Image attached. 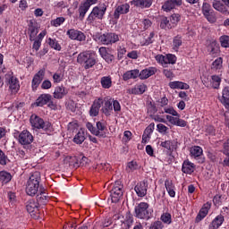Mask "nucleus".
<instances>
[{
	"mask_svg": "<svg viewBox=\"0 0 229 229\" xmlns=\"http://www.w3.org/2000/svg\"><path fill=\"white\" fill-rule=\"evenodd\" d=\"M162 228H164V225L162 224L161 221L157 220V221L153 222L150 225L148 229H162Z\"/></svg>",
	"mask_w": 229,
	"mask_h": 229,
	"instance_id": "64",
	"label": "nucleus"
},
{
	"mask_svg": "<svg viewBox=\"0 0 229 229\" xmlns=\"http://www.w3.org/2000/svg\"><path fill=\"white\" fill-rule=\"evenodd\" d=\"M158 72V69L157 67H148L140 72V80H148V78H151V76H155L157 72Z\"/></svg>",
	"mask_w": 229,
	"mask_h": 229,
	"instance_id": "24",
	"label": "nucleus"
},
{
	"mask_svg": "<svg viewBox=\"0 0 229 229\" xmlns=\"http://www.w3.org/2000/svg\"><path fill=\"white\" fill-rule=\"evenodd\" d=\"M100 84L102 89H112V77L110 75L102 77L100 79Z\"/></svg>",
	"mask_w": 229,
	"mask_h": 229,
	"instance_id": "38",
	"label": "nucleus"
},
{
	"mask_svg": "<svg viewBox=\"0 0 229 229\" xmlns=\"http://www.w3.org/2000/svg\"><path fill=\"white\" fill-rule=\"evenodd\" d=\"M93 39L102 44V46H114V44L119 42L120 36L114 32L97 33L93 35Z\"/></svg>",
	"mask_w": 229,
	"mask_h": 229,
	"instance_id": "2",
	"label": "nucleus"
},
{
	"mask_svg": "<svg viewBox=\"0 0 229 229\" xmlns=\"http://www.w3.org/2000/svg\"><path fill=\"white\" fill-rule=\"evenodd\" d=\"M151 211H149V205L148 202H140L134 208V217L142 219L143 221H149L151 219Z\"/></svg>",
	"mask_w": 229,
	"mask_h": 229,
	"instance_id": "7",
	"label": "nucleus"
},
{
	"mask_svg": "<svg viewBox=\"0 0 229 229\" xmlns=\"http://www.w3.org/2000/svg\"><path fill=\"white\" fill-rule=\"evenodd\" d=\"M40 172H34L27 182L26 192L28 196H36L40 191Z\"/></svg>",
	"mask_w": 229,
	"mask_h": 229,
	"instance_id": "4",
	"label": "nucleus"
},
{
	"mask_svg": "<svg viewBox=\"0 0 229 229\" xmlns=\"http://www.w3.org/2000/svg\"><path fill=\"white\" fill-rule=\"evenodd\" d=\"M225 223V216L223 215H217L212 222L209 224V229H217Z\"/></svg>",
	"mask_w": 229,
	"mask_h": 229,
	"instance_id": "32",
	"label": "nucleus"
},
{
	"mask_svg": "<svg viewBox=\"0 0 229 229\" xmlns=\"http://www.w3.org/2000/svg\"><path fill=\"white\" fill-rule=\"evenodd\" d=\"M89 10H90V5L89 4H82V5L80 6L79 8V19L81 21H83V19H85V15H87V12H89Z\"/></svg>",
	"mask_w": 229,
	"mask_h": 229,
	"instance_id": "40",
	"label": "nucleus"
},
{
	"mask_svg": "<svg viewBox=\"0 0 229 229\" xmlns=\"http://www.w3.org/2000/svg\"><path fill=\"white\" fill-rule=\"evenodd\" d=\"M131 4L132 6H135L136 8L145 10L148 8H151L153 4V0H132L131 1Z\"/></svg>",
	"mask_w": 229,
	"mask_h": 229,
	"instance_id": "23",
	"label": "nucleus"
},
{
	"mask_svg": "<svg viewBox=\"0 0 229 229\" xmlns=\"http://www.w3.org/2000/svg\"><path fill=\"white\" fill-rule=\"evenodd\" d=\"M161 221L165 223V225H171L173 223L172 216L170 213H163L160 217Z\"/></svg>",
	"mask_w": 229,
	"mask_h": 229,
	"instance_id": "53",
	"label": "nucleus"
},
{
	"mask_svg": "<svg viewBox=\"0 0 229 229\" xmlns=\"http://www.w3.org/2000/svg\"><path fill=\"white\" fill-rule=\"evenodd\" d=\"M77 62L84 67V69H92L96 65V53L92 51H84L77 56Z\"/></svg>",
	"mask_w": 229,
	"mask_h": 229,
	"instance_id": "3",
	"label": "nucleus"
},
{
	"mask_svg": "<svg viewBox=\"0 0 229 229\" xmlns=\"http://www.w3.org/2000/svg\"><path fill=\"white\" fill-rule=\"evenodd\" d=\"M214 10L208 3H203L202 4V13L203 15H208V13H213Z\"/></svg>",
	"mask_w": 229,
	"mask_h": 229,
	"instance_id": "52",
	"label": "nucleus"
},
{
	"mask_svg": "<svg viewBox=\"0 0 229 229\" xmlns=\"http://www.w3.org/2000/svg\"><path fill=\"white\" fill-rule=\"evenodd\" d=\"M165 187L170 198L176 197V186H174V183H173V181L166 179L165 181Z\"/></svg>",
	"mask_w": 229,
	"mask_h": 229,
	"instance_id": "33",
	"label": "nucleus"
},
{
	"mask_svg": "<svg viewBox=\"0 0 229 229\" xmlns=\"http://www.w3.org/2000/svg\"><path fill=\"white\" fill-rule=\"evenodd\" d=\"M211 207H212V203L210 202L205 203L200 208V210L199 211L195 218V223H199L203 221V219H205L207 216H208V210H210Z\"/></svg>",
	"mask_w": 229,
	"mask_h": 229,
	"instance_id": "18",
	"label": "nucleus"
},
{
	"mask_svg": "<svg viewBox=\"0 0 229 229\" xmlns=\"http://www.w3.org/2000/svg\"><path fill=\"white\" fill-rule=\"evenodd\" d=\"M225 101H229V86H225L222 90V98L220 99L221 103Z\"/></svg>",
	"mask_w": 229,
	"mask_h": 229,
	"instance_id": "54",
	"label": "nucleus"
},
{
	"mask_svg": "<svg viewBox=\"0 0 229 229\" xmlns=\"http://www.w3.org/2000/svg\"><path fill=\"white\" fill-rule=\"evenodd\" d=\"M206 135L214 137L216 135V127L214 125H208L205 129Z\"/></svg>",
	"mask_w": 229,
	"mask_h": 229,
	"instance_id": "62",
	"label": "nucleus"
},
{
	"mask_svg": "<svg viewBox=\"0 0 229 229\" xmlns=\"http://www.w3.org/2000/svg\"><path fill=\"white\" fill-rule=\"evenodd\" d=\"M65 22L64 17H57L56 19H54L50 21L51 26H54V28H58L59 26H62Z\"/></svg>",
	"mask_w": 229,
	"mask_h": 229,
	"instance_id": "51",
	"label": "nucleus"
},
{
	"mask_svg": "<svg viewBox=\"0 0 229 229\" xmlns=\"http://www.w3.org/2000/svg\"><path fill=\"white\" fill-rule=\"evenodd\" d=\"M96 126H97V131H98V135H97V137H102L103 139H105V137H106V135L103 133V131H105V129L106 128V126L105 125V123L97 122Z\"/></svg>",
	"mask_w": 229,
	"mask_h": 229,
	"instance_id": "45",
	"label": "nucleus"
},
{
	"mask_svg": "<svg viewBox=\"0 0 229 229\" xmlns=\"http://www.w3.org/2000/svg\"><path fill=\"white\" fill-rule=\"evenodd\" d=\"M137 169H139V164H137V161H131L127 164L126 170L129 171V173H133V171H137Z\"/></svg>",
	"mask_w": 229,
	"mask_h": 229,
	"instance_id": "55",
	"label": "nucleus"
},
{
	"mask_svg": "<svg viewBox=\"0 0 229 229\" xmlns=\"http://www.w3.org/2000/svg\"><path fill=\"white\" fill-rule=\"evenodd\" d=\"M30 123L33 130H42L46 133L53 131V124L51 122H45L40 116L32 114L30 118Z\"/></svg>",
	"mask_w": 229,
	"mask_h": 229,
	"instance_id": "5",
	"label": "nucleus"
},
{
	"mask_svg": "<svg viewBox=\"0 0 229 229\" xmlns=\"http://www.w3.org/2000/svg\"><path fill=\"white\" fill-rule=\"evenodd\" d=\"M33 140V134H31L28 130H23L18 135V142L24 148V149H31Z\"/></svg>",
	"mask_w": 229,
	"mask_h": 229,
	"instance_id": "9",
	"label": "nucleus"
},
{
	"mask_svg": "<svg viewBox=\"0 0 229 229\" xmlns=\"http://www.w3.org/2000/svg\"><path fill=\"white\" fill-rule=\"evenodd\" d=\"M106 8L107 6L105 4L93 7L91 13L87 18L88 24L94 26V24H96V21H103L105 13H106Z\"/></svg>",
	"mask_w": 229,
	"mask_h": 229,
	"instance_id": "6",
	"label": "nucleus"
},
{
	"mask_svg": "<svg viewBox=\"0 0 229 229\" xmlns=\"http://www.w3.org/2000/svg\"><path fill=\"white\" fill-rule=\"evenodd\" d=\"M212 71H221L223 69V57L216 58L211 64Z\"/></svg>",
	"mask_w": 229,
	"mask_h": 229,
	"instance_id": "44",
	"label": "nucleus"
},
{
	"mask_svg": "<svg viewBox=\"0 0 229 229\" xmlns=\"http://www.w3.org/2000/svg\"><path fill=\"white\" fill-rule=\"evenodd\" d=\"M196 171V165L189 159H185L182 165V173L184 174H192Z\"/></svg>",
	"mask_w": 229,
	"mask_h": 229,
	"instance_id": "25",
	"label": "nucleus"
},
{
	"mask_svg": "<svg viewBox=\"0 0 229 229\" xmlns=\"http://www.w3.org/2000/svg\"><path fill=\"white\" fill-rule=\"evenodd\" d=\"M44 78H46V70L41 69L39 70L32 78L31 81V89L33 92H36L37 89L40 87V83L44 81Z\"/></svg>",
	"mask_w": 229,
	"mask_h": 229,
	"instance_id": "13",
	"label": "nucleus"
},
{
	"mask_svg": "<svg viewBox=\"0 0 229 229\" xmlns=\"http://www.w3.org/2000/svg\"><path fill=\"white\" fill-rule=\"evenodd\" d=\"M73 142L75 144H83L85 142V131H79L73 138Z\"/></svg>",
	"mask_w": 229,
	"mask_h": 229,
	"instance_id": "43",
	"label": "nucleus"
},
{
	"mask_svg": "<svg viewBox=\"0 0 229 229\" xmlns=\"http://www.w3.org/2000/svg\"><path fill=\"white\" fill-rule=\"evenodd\" d=\"M29 37H30V42H33V40H35V38L37 37V35H38V29L37 28V26H35V24L33 23V21H30L29 22Z\"/></svg>",
	"mask_w": 229,
	"mask_h": 229,
	"instance_id": "35",
	"label": "nucleus"
},
{
	"mask_svg": "<svg viewBox=\"0 0 229 229\" xmlns=\"http://www.w3.org/2000/svg\"><path fill=\"white\" fill-rule=\"evenodd\" d=\"M213 203L216 207H220V205H223V195H215L213 198Z\"/></svg>",
	"mask_w": 229,
	"mask_h": 229,
	"instance_id": "59",
	"label": "nucleus"
},
{
	"mask_svg": "<svg viewBox=\"0 0 229 229\" xmlns=\"http://www.w3.org/2000/svg\"><path fill=\"white\" fill-rule=\"evenodd\" d=\"M191 156L198 160V164H205V157H201L203 155V148L199 146H194L190 150Z\"/></svg>",
	"mask_w": 229,
	"mask_h": 229,
	"instance_id": "16",
	"label": "nucleus"
},
{
	"mask_svg": "<svg viewBox=\"0 0 229 229\" xmlns=\"http://www.w3.org/2000/svg\"><path fill=\"white\" fill-rule=\"evenodd\" d=\"M38 202L35 199H29L26 202V209L29 214H31V216H35L38 212Z\"/></svg>",
	"mask_w": 229,
	"mask_h": 229,
	"instance_id": "27",
	"label": "nucleus"
},
{
	"mask_svg": "<svg viewBox=\"0 0 229 229\" xmlns=\"http://www.w3.org/2000/svg\"><path fill=\"white\" fill-rule=\"evenodd\" d=\"M53 81L54 83L57 84V83H62V81H64L65 76L64 74V72H55L53 76Z\"/></svg>",
	"mask_w": 229,
	"mask_h": 229,
	"instance_id": "46",
	"label": "nucleus"
},
{
	"mask_svg": "<svg viewBox=\"0 0 229 229\" xmlns=\"http://www.w3.org/2000/svg\"><path fill=\"white\" fill-rule=\"evenodd\" d=\"M153 131H155V123H151L144 131L143 134L148 135L151 137L153 134Z\"/></svg>",
	"mask_w": 229,
	"mask_h": 229,
	"instance_id": "60",
	"label": "nucleus"
},
{
	"mask_svg": "<svg viewBox=\"0 0 229 229\" xmlns=\"http://www.w3.org/2000/svg\"><path fill=\"white\" fill-rule=\"evenodd\" d=\"M5 84L9 87L12 94H17L21 90V82L13 74V72H9L4 75Z\"/></svg>",
	"mask_w": 229,
	"mask_h": 229,
	"instance_id": "8",
	"label": "nucleus"
},
{
	"mask_svg": "<svg viewBox=\"0 0 229 229\" xmlns=\"http://www.w3.org/2000/svg\"><path fill=\"white\" fill-rule=\"evenodd\" d=\"M0 182L2 183H9V182H12V174H10L6 171H1L0 172Z\"/></svg>",
	"mask_w": 229,
	"mask_h": 229,
	"instance_id": "42",
	"label": "nucleus"
},
{
	"mask_svg": "<svg viewBox=\"0 0 229 229\" xmlns=\"http://www.w3.org/2000/svg\"><path fill=\"white\" fill-rule=\"evenodd\" d=\"M208 51L211 53V55H217V53H219V44L217 41H209V44L208 45Z\"/></svg>",
	"mask_w": 229,
	"mask_h": 229,
	"instance_id": "37",
	"label": "nucleus"
},
{
	"mask_svg": "<svg viewBox=\"0 0 229 229\" xmlns=\"http://www.w3.org/2000/svg\"><path fill=\"white\" fill-rule=\"evenodd\" d=\"M212 6L214 10H216V12H219L220 13H223L224 15H226V13H229L228 7L223 4V2L219 0H215L212 3Z\"/></svg>",
	"mask_w": 229,
	"mask_h": 229,
	"instance_id": "31",
	"label": "nucleus"
},
{
	"mask_svg": "<svg viewBox=\"0 0 229 229\" xmlns=\"http://www.w3.org/2000/svg\"><path fill=\"white\" fill-rule=\"evenodd\" d=\"M103 101L100 111L106 117H110L114 114V111L121 112V103H119V100H115L112 97H107L103 98Z\"/></svg>",
	"mask_w": 229,
	"mask_h": 229,
	"instance_id": "1",
	"label": "nucleus"
},
{
	"mask_svg": "<svg viewBox=\"0 0 229 229\" xmlns=\"http://www.w3.org/2000/svg\"><path fill=\"white\" fill-rule=\"evenodd\" d=\"M98 53H99L101 58H103V60H105V62H106V64H112V62H114L115 60V55L110 54V48H108V47H101L98 49Z\"/></svg>",
	"mask_w": 229,
	"mask_h": 229,
	"instance_id": "17",
	"label": "nucleus"
},
{
	"mask_svg": "<svg viewBox=\"0 0 229 229\" xmlns=\"http://www.w3.org/2000/svg\"><path fill=\"white\" fill-rule=\"evenodd\" d=\"M38 205H47L49 203V196H47V192H46V190L44 188H39V191L37 195V200Z\"/></svg>",
	"mask_w": 229,
	"mask_h": 229,
	"instance_id": "26",
	"label": "nucleus"
},
{
	"mask_svg": "<svg viewBox=\"0 0 229 229\" xmlns=\"http://www.w3.org/2000/svg\"><path fill=\"white\" fill-rule=\"evenodd\" d=\"M155 59L157 64H160L164 67H167L168 64H170L171 65H174V64H176V60H178L176 55L173 54H167L166 55H156Z\"/></svg>",
	"mask_w": 229,
	"mask_h": 229,
	"instance_id": "11",
	"label": "nucleus"
},
{
	"mask_svg": "<svg viewBox=\"0 0 229 229\" xmlns=\"http://www.w3.org/2000/svg\"><path fill=\"white\" fill-rule=\"evenodd\" d=\"M53 99V96L51 94H41L34 103L35 106H44L49 103Z\"/></svg>",
	"mask_w": 229,
	"mask_h": 229,
	"instance_id": "28",
	"label": "nucleus"
},
{
	"mask_svg": "<svg viewBox=\"0 0 229 229\" xmlns=\"http://www.w3.org/2000/svg\"><path fill=\"white\" fill-rule=\"evenodd\" d=\"M134 191L138 198H144L148 194V182L141 181L136 184Z\"/></svg>",
	"mask_w": 229,
	"mask_h": 229,
	"instance_id": "20",
	"label": "nucleus"
},
{
	"mask_svg": "<svg viewBox=\"0 0 229 229\" xmlns=\"http://www.w3.org/2000/svg\"><path fill=\"white\" fill-rule=\"evenodd\" d=\"M68 94L69 89H67L64 85L56 86L53 93V98L54 99H64Z\"/></svg>",
	"mask_w": 229,
	"mask_h": 229,
	"instance_id": "21",
	"label": "nucleus"
},
{
	"mask_svg": "<svg viewBox=\"0 0 229 229\" xmlns=\"http://www.w3.org/2000/svg\"><path fill=\"white\" fill-rule=\"evenodd\" d=\"M148 86L146 84H139L129 89V94H133L134 96H140L146 92Z\"/></svg>",
	"mask_w": 229,
	"mask_h": 229,
	"instance_id": "34",
	"label": "nucleus"
},
{
	"mask_svg": "<svg viewBox=\"0 0 229 229\" xmlns=\"http://www.w3.org/2000/svg\"><path fill=\"white\" fill-rule=\"evenodd\" d=\"M86 128L89 130V131H90V133H92V135H95L96 137L99 135V131H98V129L94 127V125L91 123L88 122L86 123Z\"/></svg>",
	"mask_w": 229,
	"mask_h": 229,
	"instance_id": "56",
	"label": "nucleus"
},
{
	"mask_svg": "<svg viewBox=\"0 0 229 229\" xmlns=\"http://www.w3.org/2000/svg\"><path fill=\"white\" fill-rule=\"evenodd\" d=\"M155 32L152 31L149 33L148 37L145 39V42L143 46H149L150 44H153L155 42Z\"/></svg>",
	"mask_w": 229,
	"mask_h": 229,
	"instance_id": "61",
	"label": "nucleus"
},
{
	"mask_svg": "<svg viewBox=\"0 0 229 229\" xmlns=\"http://www.w3.org/2000/svg\"><path fill=\"white\" fill-rule=\"evenodd\" d=\"M124 186L121 181H116L114 184H113L110 190V196L112 203H118L119 199L123 198Z\"/></svg>",
	"mask_w": 229,
	"mask_h": 229,
	"instance_id": "10",
	"label": "nucleus"
},
{
	"mask_svg": "<svg viewBox=\"0 0 229 229\" xmlns=\"http://www.w3.org/2000/svg\"><path fill=\"white\" fill-rule=\"evenodd\" d=\"M125 55H126V47H119L117 48V58H118V60H123V58H124Z\"/></svg>",
	"mask_w": 229,
	"mask_h": 229,
	"instance_id": "58",
	"label": "nucleus"
},
{
	"mask_svg": "<svg viewBox=\"0 0 229 229\" xmlns=\"http://www.w3.org/2000/svg\"><path fill=\"white\" fill-rule=\"evenodd\" d=\"M169 21L173 28H176V26L178 25V22L182 21V16L179 13H174L170 16Z\"/></svg>",
	"mask_w": 229,
	"mask_h": 229,
	"instance_id": "47",
	"label": "nucleus"
},
{
	"mask_svg": "<svg viewBox=\"0 0 229 229\" xmlns=\"http://www.w3.org/2000/svg\"><path fill=\"white\" fill-rule=\"evenodd\" d=\"M168 87H170L173 90L176 89H180L181 90H189L191 86L183 81H174L168 83Z\"/></svg>",
	"mask_w": 229,
	"mask_h": 229,
	"instance_id": "29",
	"label": "nucleus"
},
{
	"mask_svg": "<svg viewBox=\"0 0 229 229\" xmlns=\"http://www.w3.org/2000/svg\"><path fill=\"white\" fill-rule=\"evenodd\" d=\"M211 83L213 89H219V87H221V77H219V75H212Z\"/></svg>",
	"mask_w": 229,
	"mask_h": 229,
	"instance_id": "48",
	"label": "nucleus"
},
{
	"mask_svg": "<svg viewBox=\"0 0 229 229\" xmlns=\"http://www.w3.org/2000/svg\"><path fill=\"white\" fill-rule=\"evenodd\" d=\"M157 130L158 133H163L164 135H165V133H167V130H169V128L167 126H165L164 123H158L157 125Z\"/></svg>",
	"mask_w": 229,
	"mask_h": 229,
	"instance_id": "63",
	"label": "nucleus"
},
{
	"mask_svg": "<svg viewBox=\"0 0 229 229\" xmlns=\"http://www.w3.org/2000/svg\"><path fill=\"white\" fill-rule=\"evenodd\" d=\"M182 0H166L162 5V10L164 12H171L174 10V8H178L179 6H182Z\"/></svg>",
	"mask_w": 229,
	"mask_h": 229,
	"instance_id": "19",
	"label": "nucleus"
},
{
	"mask_svg": "<svg viewBox=\"0 0 229 229\" xmlns=\"http://www.w3.org/2000/svg\"><path fill=\"white\" fill-rule=\"evenodd\" d=\"M137 78H140V71H139V69L127 71L123 75V81H128V80H137Z\"/></svg>",
	"mask_w": 229,
	"mask_h": 229,
	"instance_id": "30",
	"label": "nucleus"
},
{
	"mask_svg": "<svg viewBox=\"0 0 229 229\" xmlns=\"http://www.w3.org/2000/svg\"><path fill=\"white\" fill-rule=\"evenodd\" d=\"M66 35L70 40H77V42H85L87 40L85 33L76 29H69L66 31Z\"/></svg>",
	"mask_w": 229,
	"mask_h": 229,
	"instance_id": "12",
	"label": "nucleus"
},
{
	"mask_svg": "<svg viewBox=\"0 0 229 229\" xmlns=\"http://www.w3.org/2000/svg\"><path fill=\"white\" fill-rule=\"evenodd\" d=\"M47 42L51 49H55V51H62V46L56 38H48Z\"/></svg>",
	"mask_w": 229,
	"mask_h": 229,
	"instance_id": "39",
	"label": "nucleus"
},
{
	"mask_svg": "<svg viewBox=\"0 0 229 229\" xmlns=\"http://www.w3.org/2000/svg\"><path fill=\"white\" fill-rule=\"evenodd\" d=\"M103 102V98H98L93 101L89 109L90 117H98V115H99V110L101 109Z\"/></svg>",
	"mask_w": 229,
	"mask_h": 229,
	"instance_id": "15",
	"label": "nucleus"
},
{
	"mask_svg": "<svg viewBox=\"0 0 229 229\" xmlns=\"http://www.w3.org/2000/svg\"><path fill=\"white\" fill-rule=\"evenodd\" d=\"M157 112H158V109L157 108V106L155 105V103L149 102L147 106V114H148V115L151 116V115H155Z\"/></svg>",
	"mask_w": 229,
	"mask_h": 229,
	"instance_id": "49",
	"label": "nucleus"
},
{
	"mask_svg": "<svg viewBox=\"0 0 229 229\" xmlns=\"http://www.w3.org/2000/svg\"><path fill=\"white\" fill-rule=\"evenodd\" d=\"M222 47H229V36L224 35L219 38Z\"/></svg>",
	"mask_w": 229,
	"mask_h": 229,
	"instance_id": "57",
	"label": "nucleus"
},
{
	"mask_svg": "<svg viewBox=\"0 0 229 229\" xmlns=\"http://www.w3.org/2000/svg\"><path fill=\"white\" fill-rule=\"evenodd\" d=\"M135 222L133 218V215H131V212H127L125 215V219L123 221V229H131V226H133V223Z\"/></svg>",
	"mask_w": 229,
	"mask_h": 229,
	"instance_id": "36",
	"label": "nucleus"
},
{
	"mask_svg": "<svg viewBox=\"0 0 229 229\" xmlns=\"http://www.w3.org/2000/svg\"><path fill=\"white\" fill-rule=\"evenodd\" d=\"M182 36H180V35L175 36L173 39L174 49L175 51H178V49H180V47L182 46Z\"/></svg>",
	"mask_w": 229,
	"mask_h": 229,
	"instance_id": "50",
	"label": "nucleus"
},
{
	"mask_svg": "<svg viewBox=\"0 0 229 229\" xmlns=\"http://www.w3.org/2000/svg\"><path fill=\"white\" fill-rule=\"evenodd\" d=\"M160 147L164 148V149H166L167 151H170V153H173V151H176V149H178V140H167L165 141H161Z\"/></svg>",
	"mask_w": 229,
	"mask_h": 229,
	"instance_id": "22",
	"label": "nucleus"
},
{
	"mask_svg": "<svg viewBox=\"0 0 229 229\" xmlns=\"http://www.w3.org/2000/svg\"><path fill=\"white\" fill-rule=\"evenodd\" d=\"M160 28L161 30H165V31H167L168 30H173L174 27L171 23V21L165 16L161 19Z\"/></svg>",
	"mask_w": 229,
	"mask_h": 229,
	"instance_id": "41",
	"label": "nucleus"
},
{
	"mask_svg": "<svg viewBox=\"0 0 229 229\" xmlns=\"http://www.w3.org/2000/svg\"><path fill=\"white\" fill-rule=\"evenodd\" d=\"M130 12V4H123L121 5L116 6L113 17L114 21H119L121 15H126Z\"/></svg>",
	"mask_w": 229,
	"mask_h": 229,
	"instance_id": "14",
	"label": "nucleus"
}]
</instances>
